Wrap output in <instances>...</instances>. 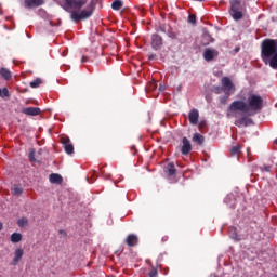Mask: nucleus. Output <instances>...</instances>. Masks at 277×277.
<instances>
[{"instance_id": "11", "label": "nucleus", "mask_w": 277, "mask_h": 277, "mask_svg": "<svg viewBox=\"0 0 277 277\" xmlns=\"http://www.w3.org/2000/svg\"><path fill=\"white\" fill-rule=\"evenodd\" d=\"M126 243L129 246V248H134V246H137L140 243V238L135 234H130L126 238Z\"/></svg>"}, {"instance_id": "41", "label": "nucleus", "mask_w": 277, "mask_h": 277, "mask_svg": "<svg viewBox=\"0 0 277 277\" xmlns=\"http://www.w3.org/2000/svg\"><path fill=\"white\" fill-rule=\"evenodd\" d=\"M0 230H3V223H0Z\"/></svg>"}, {"instance_id": "12", "label": "nucleus", "mask_w": 277, "mask_h": 277, "mask_svg": "<svg viewBox=\"0 0 277 277\" xmlns=\"http://www.w3.org/2000/svg\"><path fill=\"white\" fill-rule=\"evenodd\" d=\"M198 118H200V113H198V109L193 108L188 114L190 124H198Z\"/></svg>"}, {"instance_id": "39", "label": "nucleus", "mask_w": 277, "mask_h": 277, "mask_svg": "<svg viewBox=\"0 0 277 277\" xmlns=\"http://www.w3.org/2000/svg\"><path fill=\"white\" fill-rule=\"evenodd\" d=\"M166 241H168V236L162 237V243H166Z\"/></svg>"}, {"instance_id": "8", "label": "nucleus", "mask_w": 277, "mask_h": 277, "mask_svg": "<svg viewBox=\"0 0 277 277\" xmlns=\"http://www.w3.org/2000/svg\"><path fill=\"white\" fill-rule=\"evenodd\" d=\"M40 5H44V0H25L24 1V8H26V10L40 8Z\"/></svg>"}, {"instance_id": "22", "label": "nucleus", "mask_w": 277, "mask_h": 277, "mask_svg": "<svg viewBox=\"0 0 277 277\" xmlns=\"http://www.w3.org/2000/svg\"><path fill=\"white\" fill-rule=\"evenodd\" d=\"M241 153V145H236L230 149V157H237Z\"/></svg>"}, {"instance_id": "28", "label": "nucleus", "mask_w": 277, "mask_h": 277, "mask_svg": "<svg viewBox=\"0 0 277 277\" xmlns=\"http://www.w3.org/2000/svg\"><path fill=\"white\" fill-rule=\"evenodd\" d=\"M29 223V221L26 217H22L17 221V226H19L21 228H23V226H27V224Z\"/></svg>"}, {"instance_id": "37", "label": "nucleus", "mask_w": 277, "mask_h": 277, "mask_svg": "<svg viewBox=\"0 0 277 277\" xmlns=\"http://www.w3.org/2000/svg\"><path fill=\"white\" fill-rule=\"evenodd\" d=\"M149 88H150V90H155V89L157 88V83L151 82V83L149 84Z\"/></svg>"}, {"instance_id": "19", "label": "nucleus", "mask_w": 277, "mask_h": 277, "mask_svg": "<svg viewBox=\"0 0 277 277\" xmlns=\"http://www.w3.org/2000/svg\"><path fill=\"white\" fill-rule=\"evenodd\" d=\"M62 175L57 174V173H52L50 174V183H55L56 185L62 184Z\"/></svg>"}, {"instance_id": "38", "label": "nucleus", "mask_w": 277, "mask_h": 277, "mask_svg": "<svg viewBox=\"0 0 277 277\" xmlns=\"http://www.w3.org/2000/svg\"><path fill=\"white\" fill-rule=\"evenodd\" d=\"M85 62H88V56H82L81 63L85 64Z\"/></svg>"}, {"instance_id": "25", "label": "nucleus", "mask_w": 277, "mask_h": 277, "mask_svg": "<svg viewBox=\"0 0 277 277\" xmlns=\"http://www.w3.org/2000/svg\"><path fill=\"white\" fill-rule=\"evenodd\" d=\"M239 5H240L239 0L232 1V3H230V12L239 11Z\"/></svg>"}, {"instance_id": "21", "label": "nucleus", "mask_w": 277, "mask_h": 277, "mask_svg": "<svg viewBox=\"0 0 277 277\" xmlns=\"http://www.w3.org/2000/svg\"><path fill=\"white\" fill-rule=\"evenodd\" d=\"M193 142H195L199 146H202V144H205V136H202V134L195 133L193 136Z\"/></svg>"}, {"instance_id": "24", "label": "nucleus", "mask_w": 277, "mask_h": 277, "mask_svg": "<svg viewBox=\"0 0 277 277\" xmlns=\"http://www.w3.org/2000/svg\"><path fill=\"white\" fill-rule=\"evenodd\" d=\"M122 1L121 0H115L113 3H111V9L115 10V11H118V10H122Z\"/></svg>"}, {"instance_id": "40", "label": "nucleus", "mask_w": 277, "mask_h": 277, "mask_svg": "<svg viewBox=\"0 0 277 277\" xmlns=\"http://www.w3.org/2000/svg\"><path fill=\"white\" fill-rule=\"evenodd\" d=\"M60 234H61V235H66V232H64V230L61 229V230H60Z\"/></svg>"}, {"instance_id": "35", "label": "nucleus", "mask_w": 277, "mask_h": 277, "mask_svg": "<svg viewBox=\"0 0 277 277\" xmlns=\"http://www.w3.org/2000/svg\"><path fill=\"white\" fill-rule=\"evenodd\" d=\"M169 38H171L172 40H176V34L173 31H169L168 34Z\"/></svg>"}, {"instance_id": "32", "label": "nucleus", "mask_w": 277, "mask_h": 277, "mask_svg": "<svg viewBox=\"0 0 277 277\" xmlns=\"http://www.w3.org/2000/svg\"><path fill=\"white\" fill-rule=\"evenodd\" d=\"M159 276V272L157 271V268H151V271L149 272V277H158Z\"/></svg>"}, {"instance_id": "15", "label": "nucleus", "mask_w": 277, "mask_h": 277, "mask_svg": "<svg viewBox=\"0 0 277 277\" xmlns=\"http://www.w3.org/2000/svg\"><path fill=\"white\" fill-rule=\"evenodd\" d=\"M0 76L2 79H4V81H10L12 79V71L5 67H2L0 68Z\"/></svg>"}, {"instance_id": "18", "label": "nucleus", "mask_w": 277, "mask_h": 277, "mask_svg": "<svg viewBox=\"0 0 277 277\" xmlns=\"http://www.w3.org/2000/svg\"><path fill=\"white\" fill-rule=\"evenodd\" d=\"M267 64L273 70H277V52L268 58Z\"/></svg>"}, {"instance_id": "33", "label": "nucleus", "mask_w": 277, "mask_h": 277, "mask_svg": "<svg viewBox=\"0 0 277 277\" xmlns=\"http://www.w3.org/2000/svg\"><path fill=\"white\" fill-rule=\"evenodd\" d=\"M188 23H192V25H196V15H188Z\"/></svg>"}, {"instance_id": "3", "label": "nucleus", "mask_w": 277, "mask_h": 277, "mask_svg": "<svg viewBox=\"0 0 277 277\" xmlns=\"http://www.w3.org/2000/svg\"><path fill=\"white\" fill-rule=\"evenodd\" d=\"M277 53V39H265L261 44V57L267 64L269 57Z\"/></svg>"}, {"instance_id": "1", "label": "nucleus", "mask_w": 277, "mask_h": 277, "mask_svg": "<svg viewBox=\"0 0 277 277\" xmlns=\"http://www.w3.org/2000/svg\"><path fill=\"white\" fill-rule=\"evenodd\" d=\"M263 107H265L263 96L251 93L247 102L242 100L232 102L227 108L226 116L227 118H237V114L239 113L256 116V114L263 111Z\"/></svg>"}, {"instance_id": "43", "label": "nucleus", "mask_w": 277, "mask_h": 277, "mask_svg": "<svg viewBox=\"0 0 277 277\" xmlns=\"http://www.w3.org/2000/svg\"><path fill=\"white\" fill-rule=\"evenodd\" d=\"M149 60H153V56H149Z\"/></svg>"}, {"instance_id": "42", "label": "nucleus", "mask_w": 277, "mask_h": 277, "mask_svg": "<svg viewBox=\"0 0 277 277\" xmlns=\"http://www.w3.org/2000/svg\"><path fill=\"white\" fill-rule=\"evenodd\" d=\"M50 25H51L52 27H54V26H55V24H53V22H50Z\"/></svg>"}, {"instance_id": "30", "label": "nucleus", "mask_w": 277, "mask_h": 277, "mask_svg": "<svg viewBox=\"0 0 277 277\" xmlns=\"http://www.w3.org/2000/svg\"><path fill=\"white\" fill-rule=\"evenodd\" d=\"M261 172H272V166L263 164L260 167Z\"/></svg>"}, {"instance_id": "29", "label": "nucleus", "mask_w": 277, "mask_h": 277, "mask_svg": "<svg viewBox=\"0 0 277 277\" xmlns=\"http://www.w3.org/2000/svg\"><path fill=\"white\" fill-rule=\"evenodd\" d=\"M228 98H230V95L225 94L224 96L220 97L221 105H226L228 103Z\"/></svg>"}, {"instance_id": "31", "label": "nucleus", "mask_w": 277, "mask_h": 277, "mask_svg": "<svg viewBox=\"0 0 277 277\" xmlns=\"http://www.w3.org/2000/svg\"><path fill=\"white\" fill-rule=\"evenodd\" d=\"M0 96L9 98V96H10V91L8 90V88H3V89H2Z\"/></svg>"}, {"instance_id": "9", "label": "nucleus", "mask_w": 277, "mask_h": 277, "mask_svg": "<svg viewBox=\"0 0 277 277\" xmlns=\"http://www.w3.org/2000/svg\"><path fill=\"white\" fill-rule=\"evenodd\" d=\"M217 55L219 53L216 50L206 49L203 52V60H206V62H213V60L217 57Z\"/></svg>"}, {"instance_id": "34", "label": "nucleus", "mask_w": 277, "mask_h": 277, "mask_svg": "<svg viewBox=\"0 0 277 277\" xmlns=\"http://www.w3.org/2000/svg\"><path fill=\"white\" fill-rule=\"evenodd\" d=\"M223 89L222 87H214V94H222Z\"/></svg>"}, {"instance_id": "26", "label": "nucleus", "mask_w": 277, "mask_h": 277, "mask_svg": "<svg viewBox=\"0 0 277 277\" xmlns=\"http://www.w3.org/2000/svg\"><path fill=\"white\" fill-rule=\"evenodd\" d=\"M12 192H13V196H21V194H23V187L18 185H14L12 188Z\"/></svg>"}, {"instance_id": "23", "label": "nucleus", "mask_w": 277, "mask_h": 277, "mask_svg": "<svg viewBox=\"0 0 277 277\" xmlns=\"http://www.w3.org/2000/svg\"><path fill=\"white\" fill-rule=\"evenodd\" d=\"M232 16L234 18V21H241V18H243V13L241 11H232Z\"/></svg>"}, {"instance_id": "14", "label": "nucleus", "mask_w": 277, "mask_h": 277, "mask_svg": "<svg viewBox=\"0 0 277 277\" xmlns=\"http://www.w3.org/2000/svg\"><path fill=\"white\" fill-rule=\"evenodd\" d=\"M25 251L22 248H18L14 251L13 265H18L21 259H23Z\"/></svg>"}, {"instance_id": "10", "label": "nucleus", "mask_w": 277, "mask_h": 277, "mask_svg": "<svg viewBox=\"0 0 277 277\" xmlns=\"http://www.w3.org/2000/svg\"><path fill=\"white\" fill-rule=\"evenodd\" d=\"M163 172L169 179H172V176H176V167L173 164V162L168 163L163 168Z\"/></svg>"}, {"instance_id": "20", "label": "nucleus", "mask_w": 277, "mask_h": 277, "mask_svg": "<svg viewBox=\"0 0 277 277\" xmlns=\"http://www.w3.org/2000/svg\"><path fill=\"white\" fill-rule=\"evenodd\" d=\"M23 241V234L21 233H13L11 235V242L12 243H21Z\"/></svg>"}, {"instance_id": "44", "label": "nucleus", "mask_w": 277, "mask_h": 277, "mask_svg": "<svg viewBox=\"0 0 277 277\" xmlns=\"http://www.w3.org/2000/svg\"><path fill=\"white\" fill-rule=\"evenodd\" d=\"M273 277H277V275H274Z\"/></svg>"}, {"instance_id": "16", "label": "nucleus", "mask_w": 277, "mask_h": 277, "mask_svg": "<svg viewBox=\"0 0 277 277\" xmlns=\"http://www.w3.org/2000/svg\"><path fill=\"white\" fill-rule=\"evenodd\" d=\"M250 122H252L251 119H248L247 117H242L235 121V126L236 127H248L250 124Z\"/></svg>"}, {"instance_id": "13", "label": "nucleus", "mask_w": 277, "mask_h": 277, "mask_svg": "<svg viewBox=\"0 0 277 277\" xmlns=\"http://www.w3.org/2000/svg\"><path fill=\"white\" fill-rule=\"evenodd\" d=\"M40 111L38 107H26L22 109V114H25V116H40Z\"/></svg>"}, {"instance_id": "5", "label": "nucleus", "mask_w": 277, "mask_h": 277, "mask_svg": "<svg viewBox=\"0 0 277 277\" xmlns=\"http://www.w3.org/2000/svg\"><path fill=\"white\" fill-rule=\"evenodd\" d=\"M61 144L66 153V155H74L75 154V145L70 142V137L62 136Z\"/></svg>"}, {"instance_id": "6", "label": "nucleus", "mask_w": 277, "mask_h": 277, "mask_svg": "<svg viewBox=\"0 0 277 277\" xmlns=\"http://www.w3.org/2000/svg\"><path fill=\"white\" fill-rule=\"evenodd\" d=\"M163 47V38L160 35H151V48L159 51Z\"/></svg>"}, {"instance_id": "4", "label": "nucleus", "mask_w": 277, "mask_h": 277, "mask_svg": "<svg viewBox=\"0 0 277 277\" xmlns=\"http://www.w3.org/2000/svg\"><path fill=\"white\" fill-rule=\"evenodd\" d=\"M221 85L222 90L227 96H230L232 94H235V84L228 77H223L221 79Z\"/></svg>"}, {"instance_id": "27", "label": "nucleus", "mask_w": 277, "mask_h": 277, "mask_svg": "<svg viewBox=\"0 0 277 277\" xmlns=\"http://www.w3.org/2000/svg\"><path fill=\"white\" fill-rule=\"evenodd\" d=\"M42 85V79L37 78L30 82V88H40Z\"/></svg>"}, {"instance_id": "2", "label": "nucleus", "mask_w": 277, "mask_h": 277, "mask_svg": "<svg viewBox=\"0 0 277 277\" xmlns=\"http://www.w3.org/2000/svg\"><path fill=\"white\" fill-rule=\"evenodd\" d=\"M63 3L64 11L69 12L70 18L74 21V23H79V21H88V18H91L96 10V4H94V1H91L88 4V0H63ZM84 6L85 9H83Z\"/></svg>"}, {"instance_id": "17", "label": "nucleus", "mask_w": 277, "mask_h": 277, "mask_svg": "<svg viewBox=\"0 0 277 277\" xmlns=\"http://www.w3.org/2000/svg\"><path fill=\"white\" fill-rule=\"evenodd\" d=\"M228 235H229L230 239H234V241H241V238L237 234V228L236 227H233V226L229 227L228 228Z\"/></svg>"}, {"instance_id": "7", "label": "nucleus", "mask_w": 277, "mask_h": 277, "mask_svg": "<svg viewBox=\"0 0 277 277\" xmlns=\"http://www.w3.org/2000/svg\"><path fill=\"white\" fill-rule=\"evenodd\" d=\"M181 153L184 156H187L189 155V153H192V142H189V140L186 136L182 138Z\"/></svg>"}, {"instance_id": "36", "label": "nucleus", "mask_w": 277, "mask_h": 277, "mask_svg": "<svg viewBox=\"0 0 277 277\" xmlns=\"http://www.w3.org/2000/svg\"><path fill=\"white\" fill-rule=\"evenodd\" d=\"M34 151H31L30 154H29V159H30V161H32V162H35L36 161V158L34 157Z\"/></svg>"}]
</instances>
